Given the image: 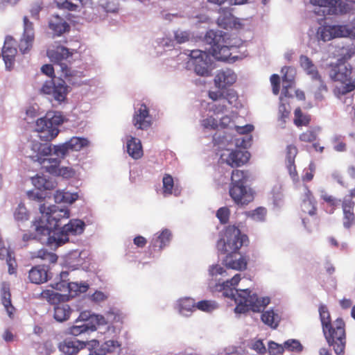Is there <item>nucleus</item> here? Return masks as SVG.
<instances>
[{
    "mask_svg": "<svg viewBox=\"0 0 355 355\" xmlns=\"http://www.w3.org/2000/svg\"><path fill=\"white\" fill-rule=\"evenodd\" d=\"M240 280L241 275L236 274L231 279L224 282L222 284L223 295L234 300L236 313H244L249 310L260 312L270 303V298H259L256 294H251L249 289L236 290L235 286Z\"/></svg>",
    "mask_w": 355,
    "mask_h": 355,
    "instance_id": "nucleus-1",
    "label": "nucleus"
},
{
    "mask_svg": "<svg viewBox=\"0 0 355 355\" xmlns=\"http://www.w3.org/2000/svg\"><path fill=\"white\" fill-rule=\"evenodd\" d=\"M42 214L40 221L35 222V230L40 235L51 236V232H57L60 229V221L62 218L70 216L69 210L67 208L59 209L56 206L46 207L44 204L40 206Z\"/></svg>",
    "mask_w": 355,
    "mask_h": 355,
    "instance_id": "nucleus-2",
    "label": "nucleus"
},
{
    "mask_svg": "<svg viewBox=\"0 0 355 355\" xmlns=\"http://www.w3.org/2000/svg\"><path fill=\"white\" fill-rule=\"evenodd\" d=\"M249 178L250 174L248 171L239 169L232 171L229 193L233 201L239 206L248 205L254 200L252 190L245 186Z\"/></svg>",
    "mask_w": 355,
    "mask_h": 355,
    "instance_id": "nucleus-3",
    "label": "nucleus"
},
{
    "mask_svg": "<svg viewBox=\"0 0 355 355\" xmlns=\"http://www.w3.org/2000/svg\"><path fill=\"white\" fill-rule=\"evenodd\" d=\"M248 236L242 234L238 227L229 225L221 234L216 248L223 254L237 253L243 245H248Z\"/></svg>",
    "mask_w": 355,
    "mask_h": 355,
    "instance_id": "nucleus-4",
    "label": "nucleus"
},
{
    "mask_svg": "<svg viewBox=\"0 0 355 355\" xmlns=\"http://www.w3.org/2000/svg\"><path fill=\"white\" fill-rule=\"evenodd\" d=\"M329 76L333 81L343 85L339 89L340 94L345 95L355 90V74L350 64L337 62L330 64Z\"/></svg>",
    "mask_w": 355,
    "mask_h": 355,
    "instance_id": "nucleus-5",
    "label": "nucleus"
},
{
    "mask_svg": "<svg viewBox=\"0 0 355 355\" xmlns=\"http://www.w3.org/2000/svg\"><path fill=\"white\" fill-rule=\"evenodd\" d=\"M328 345L336 355H344L347 345L345 324L342 318H337L331 327L322 330Z\"/></svg>",
    "mask_w": 355,
    "mask_h": 355,
    "instance_id": "nucleus-6",
    "label": "nucleus"
},
{
    "mask_svg": "<svg viewBox=\"0 0 355 355\" xmlns=\"http://www.w3.org/2000/svg\"><path fill=\"white\" fill-rule=\"evenodd\" d=\"M64 120L59 112L47 113L45 116L36 121L35 130L39 133V137L44 141H51L59 134V126Z\"/></svg>",
    "mask_w": 355,
    "mask_h": 355,
    "instance_id": "nucleus-7",
    "label": "nucleus"
},
{
    "mask_svg": "<svg viewBox=\"0 0 355 355\" xmlns=\"http://www.w3.org/2000/svg\"><path fill=\"white\" fill-rule=\"evenodd\" d=\"M31 149L35 155H31L35 161L40 163L42 168L50 174L56 173L57 168L60 166L61 160L56 158H47L46 156L51 155L52 147L51 144H42L37 141H33L31 145Z\"/></svg>",
    "mask_w": 355,
    "mask_h": 355,
    "instance_id": "nucleus-8",
    "label": "nucleus"
},
{
    "mask_svg": "<svg viewBox=\"0 0 355 355\" xmlns=\"http://www.w3.org/2000/svg\"><path fill=\"white\" fill-rule=\"evenodd\" d=\"M206 40L211 45L213 55L218 60L234 62L236 56H232L231 50L234 46L226 45L224 38L220 35L210 31L206 34Z\"/></svg>",
    "mask_w": 355,
    "mask_h": 355,
    "instance_id": "nucleus-9",
    "label": "nucleus"
},
{
    "mask_svg": "<svg viewBox=\"0 0 355 355\" xmlns=\"http://www.w3.org/2000/svg\"><path fill=\"white\" fill-rule=\"evenodd\" d=\"M85 223L79 219H72L64 225L57 232H54L48 239V243H55L57 247L61 246L69 241V235L80 234L83 232Z\"/></svg>",
    "mask_w": 355,
    "mask_h": 355,
    "instance_id": "nucleus-10",
    "label": "nucleus"
},
{
    "mask_svg": "<svg viewBox=\"0 0 355 355\" xmlns=\"http://www.w3.org/2000/svg\"><path fill=\"white\" fill-rule=\"evenodd\" d=\"M47 55L55 64L60 67L62 75L65 78L73 76L71 69L64 62L69 57L72 55V53L68 49L62 46L58 45L53 46L47 50Z\"/></svg>",
    "mask_w": 355,
    "mask_h": 355,
    "instance_id": "nucleus-11",
    "label": "nucleus"
},
{
    "mask_svg": "<svg viewBox=\"0 0 355 355\" xmlns=\"http://www.w3.org/2000/svg\"><path fill=\"white\" fill-rule=\"evenodd\" d=\"M209 54L198 49L192 50L189 54L188 65L193 68L196 74L201 76H208L210 73L209 69Z\"/></svg>",
    "mask_w": 355,
    "mask_h": 355,
    "instance_id": "nucleus-12",
    "label": "nucleus"
},
{
    "mask_svg": "<svg viewBox=\"0 0 355 355\" xmlns=\"http://www.w3.org/2000/svg\"><path fill=\"white\" fill-rule=\"evenodd\" d=\"M350 33L345 25H326L318 28L317 35L319 40L327 42L336 37H347Z\"/></svg>",
    "mask_w": 355,
    "mask_h": 355,
    "instance_id": "nucleus-13",
    "label": "nucleus"
},
{
    "mask_svg": "<svg viewBox=\"0 0 355 355\" xmlns=\"http://www.w3.org/2000/svg\"><path fill=\"white\" fill-rule=\"evenodd\" d=\"M59 349L65 355H90L84 341L66 338L59 344Z\"/></svg>",
    "mask_w": 355,
    "mask_h": 355,
    "instance_id": "nucleus-14",
    "label": "nucleus"
},
{
    "mask_svg": "<svg viewBox=\"0 0 355 355\" xmlns=\"http://www.w3.org/2000/svg\"><path fill=\"white\" fill-rule=\"evenodd\" d=\"M41 91L45 94H52L54 99L60 103L66 99L68 87L62 80L58 82L47 81L43 85Z\"/></svg>",
    "mask_w": 355,
    "mask_h": 355,
    "instance_id": "nucleus-15",
    "label": "nucleus"
},
{
    "mask_svg": "<svg viewBox=\"0 0 355 355\" xmlns=\"http://www.w3.org/2000/svg\"><path fill=\"white\" fill-rule=\"evenodd\" d=\"M17 42L10 35L6 37L1 49V55L5 62L6 68L11 71L15 66V57L17 53Z\"/></svg>",
    "mask_w": 355,
    "mask_h": 355,
    "instance_id": "nucleus-16",
    "label": "nucleus"
},
{
    "mask_svg": "<svg viewBox=\"0 0 355 355\" xmlns=\"http://www.w3.org/2000/svg\"><path fill=\"white\" fill-rule=\"evenodd\" d=\"M132 123L137 129L139 130H146L150 127L152 124L151 116L146 104L141 103L135 111Z\"/></svg>",
    "mask_w": 355,
    "mask_h": 355,
    "instance_id": "nucleus-17",
    "label": "nucleus"
},
{
    "mask_svg": "<svg viewBox=\"0 0 355 355\" xmlns=\"http://www.w3.org/2000/svg\"><path fill=\"white\" fill-rule=\"evenodd\" d=\"M237 75L230 69H225L219 70L216 74L214 82L216 87L224 89L226 87L231 86L236 83Z\"/></svg>",
    "mask_w": 355,
    "mask_h": 355,
    "instance_id": "nucleus-18",
    "label": "nucleus"
},
{
    "mask_svg": "<svg viewBox=\"0 0 355 355\" xmlns=\"http://www.w3.org/2000/svg\"><path fill=\"white\" fill-rule=\"evenodd\" d=\"M0 259L5 260L8 268V273L14 275L17 273V263L15 257V252L9 247H6L2 239L0 237Z\"/></svg>",
    "mask_w": 355,
    "mask_h": 355,
    "instance_id": "nucleus-19",
    "label": "nucleus"
},
{
    "mask_svg": "<svg viewBox=\"0 0 355 355\" xmlns=\"http://www.w3.org/2000/svg\"><path fill=\"white\" fill-rule=\"evenodd\" d=\"M172 238L171 232L168 229L163 230L160 233H157L152 239L149 250L152 252L161 251L164 248L168 245Z\"/></svg>",
    "mask_w": 355,
    "mask_h": 355,
    "instance_id": "nucleus-20",
    "label": "nucleus"
},
{
    "mask_svg": "<svg viewBox=\"0 0 355 355\" xmlns=\"http://www.w3.org/2000/svg\"><path fill=\"white\" fill-rule=\"evenodd\" d=\"M354 207L355 202L350 198L345 197L342 200L343 226L347 229H349L355 224V214L354 213Z\"/></svg>",
    "mask_w": 355,
    "mask_h": 355,
    "instance_id": "nucleus-21",
    "label": "nucleus"
},
{
    "mask_svg": "<svg viewBox=\"0 0 355 355\" xmlns=\"http://www.w3.org/2000/svg\"><path fill=\"white\" fill-rule=\"evenodd\" d=\"M223 263L227 268L245 270L247 268L248 259L242 255L238 257L237 253H231L226 254Z\"/></svg>",
    "mask_w": 355,
    "mask_h": 355,
    "instance_id": "nucleus-22",
    "label": "nucleus"
},
{
    "mask_svg": "<svg viewBox=\"0 0 355 355\" xmlns=\"http://www.w3.org/2000/svg\"><path fill=\"white\" fill-rule=\"evenodd\" d=\"M250 155L248 151L232 150L226 158V163L232 167H239L248 162Z\"/></svg>",
    "mask_w": 355,
    "mask_h": 355,
    "instance_id": "nucleus-23",
    "label": "nucleus"
},
{
    "mask_svg": "<svg viewBox=\"0 0 355 355\" xmlns=\"http://www.w3.org/2000/svg\"><path fill=\"white\" fill-rule=\"evenodd\" d=\"M317 202L311 191L306 187L304 198L301 204L302 211L304 214H308L311 216H314L317 214Z\"/></svg>",
    "mask_w": 355,
    "mask_h": 355,
    "instance_id": "nucleus-24",
    "label": "nucleus"
},
{
    "mask_svg": "<svg viewBox=\"0 0 355 355\" xmlns=\"http://www.w3.org/2000/svg\"><path fill=\"white\" fill-rule=\"evenodd\" d=\"M28 279L31 283L40 284L48 280V269L45 266H35L28 272Z\"/></svg>",
    "mask_w": 355,
    "mask_h": 355,
    "instance_id": "nucleus-25",
    "label": "nucleus"
},
{
    "mask_svg": "<svg viewBox=\"0 0 355 355\" xmlns=\"http://www.w3.org/2000/svg\"><path fill=\"white\" fill-rule=\"evenodd\" d=\"M127 151L130 157L137 159L143 156V149L139 139L130 137L127 141Z\"/></svg>",
    "mask_w": 355,
    "mask_h": 355,
    "instance_id": "nucleus-26",
    "label": "nucleus"
},
{
    "mask_svg": "<svg viewBox=\"0 0 355 355\" xmlns=\"http://www.w3.org/2000/svg\"><path fill=\"white\" fill-rule=\"evenodd\" d=\"M49 26L58 35L69 30L68 24L58 15L52 16L49 22Z\"/></svg>",
    "mask_w": 355,
    "mask_h": 355,
    "instance_id": "nucleus-27",
    "label": "nucleus"
},
{
    "mask_svg": "<svg viewBox=\"0 0 355 355\" xmlns=\"http://www.w3.org/2000/svg\"><path fill=\"white\" fill-rule=\"evenodd\" d=\"M220 16L218 18V24L223 28L227 29L235 25V18L230 9L221 8L219 10Z\"/></svg>",
    "mask_w": 355,
    "mask_h": 355,
    "instance_id": "nucleus-28",
    "label": "nucleus"
},
{
    "mask_svg": "<svg viewBox=\"0 0 355 355\" xmlns=\"http://www.w3.org/2000/svg\"><path fill=\"white\" fill-rule=\"evenodd\" d=\"M301 67L311 76V79H320V74L316 67L306 55H301L300 58Z\"/></svg>",
    "mask_w": 355,
    "mask_h": 355,
    "instance_id": "nucleus-29",
    "label": "nucleus"
},
{
    "mask_svg": "<svg viewBox=\"0 0 355 355\" xmlns=\"http://www.w3.org/2000/svg\"><path fill=\"white\" fill-rule=\"evenodd\" d=\"M178 309L182 315H187L196 309V303L191 297H183L178 301Z\"/></svg>",
    "mask_w": 355,
    "mask_h": 355,
    "instance_id": "nucleus-30",
    "label": "nucleus"
},
{
    "mask_svg": "<svg viewBox=\"0 0 355 355\" xmlns=\"http://www.w3.org/2000/svg\"><path fill=\"white\" fill-rule=\"evenodd\" d=\"M65 263L67 267L71 270H76L83 263L80 257V252L78 250L69 253L65 258Z\"/></svg>",
    "mask_w": 355,
    "mask_h": 355,
    "instance_id": "nucleus-31",
    "label": "nucleus"
},
{
    "mask_svg": "<svg viewBox=\"0 0 355 355\" xmlns=\"http://www.w3.org/2000/svg\"><path fill=\"white\" fill-rule=\"evenodd\" d=\"M96 330V327L95 324H93L91 322H84L82 324H76L71 326L69 328L68 331L69 334L74 336H78L83 333L87 331H94Z\"/></svg>",
    "mask_w": 355,
    "mask_h": 355,
    "instance_id": "nucleus-32",
    "label": "nucleus"
},
{
    "mask_svg": "<svg viewBox=\"0 0 355 355\" xmlns=\"http://www.w3.org/2000/svg\"><path fill=\"white\" fill-rule=\"evenodd\" d=\"M312 80L315 83L314 86L316 87L314 92L315 99L317 101L324 100L325 94L328 92V87L324 81L321 76H320V79H312Z\"/></svg>",
    "mask_w": 355,
    "mask_h": 355,
    "instance_id": "nucleus-33",
    "label": "nucleus"
},
{
    "mask_svg": "<svg viewBox=\"0 0 355 355\" xmlns=\"http://www.w3.org/2000/svg\"><path fill=\"white\" fill-rule=\"evenodd\" d=\"M32 183L39 190H51L55 187V184L51 180L44 176L36 175L32 178Z\"/></svg>",
    "mask_w": 355,
    "mask_h": 355,
    "instance_id": "nucleus-34",
    "label": "nucleus"
},
{
    "mask_svg": "<svg viewBox=\"0 0 355 355\" xmlns=\"http://www.w3.org/2000/svg\"><path fill=\"white\" fill-rule=\"evenodd\" d=\"M70 152L80 151L84 147L88 146L89 142L86 138L73 137L69 141H66Z\"/></svg>",
    "mask_w": 355,
    "mask_h": 355,
    "instance_id": "nucleus-35",
    "label": "nucleus"
},
{
    "mask_svg": "<svg viewBox=\"0 0 355 355\" xmlns=\"http://www.w3.org/2000/svg\"><path fill=\"white\" fill-rule=\"evenodd\" d=\"M291 114V107L289 103L285 101L282 96L280 97V104L278 107V119L284 125L289 119Z\"/></svg>",
    "mask_w": 355,
    "mask_h": 355,
    "instance_id": "nucleus-36",
    "label": "nucleus"
},
{
    "mask_svg": "<svg viewBox=\"0 0 355 355\" xmlns=\"http://www.w3.org/2000/svg\"><path fill=\"white\" fill-rule=\"evenodd\" d=\"M71 309L68 304H59L54 308V318L58 322H63L69 319Z\"/></svg>",
    "mask_w": 355,
    "mask_h": 355,
    "instance_id": "nucleus-37",
    "label": "nucleus"
},
{
    "mask_svg": "<svg viewBox=\"0 0 355 355\" xmlns=\"http://www.w3.org/2000/svg\"><path fill=\"white\" fill-rule=\"evenodd\" d=\"M10 293L9 288L3 287L1 291V301L4 306L8 315L10 318H12L15 311V307L11 304Z\"/></svg>",
    "mask_w": 355,
    "mask_h": 355,
    "instance_id": "nucleus-38",
    "label": "nucleus"
},
{
    "mask_svg": "<svg viewBox=\"0 0 355 355\" xmlns=\"http://www.w3.org/2000/svg\"><path fill=\"white\" fill-rule=\"evenodd\" d=\"M33 258H40L42 260L46 261L50 263H54L58 260V256L45 249H40L35 252H33Z\"/></svg>",
    "mask_w": 355,
    "mask_h": 355,
    "instance_id": "nucleus-39",
    "label": "nucleus"
},
{
    "mask_svg": "<svg viewBox=\"0 0 355 355\" xmlns=\"http://www.w3.org/2000/svg\"><path fill=\"white\" fill-rule=\"evenodd\" d=\"M319 314L322 330L332 326L333 323L331 322V315L327 306L324 304L320 305Z\"/></svg>",
    "mask_w": 355,
    "mask_h": 355,
    "instance_id": "nucleus-40",
    "label": "nucleus"
},
{
    "mask_svg": "<svg viewBox=\"0 0 355 355\" xmlns=\"http://www.w3.org/2000/svg\"><path fill=\"white\" fill-rule=\"evenodd\" d=\"M310 3L313 6L328 8L329 14H336L337 12L336 0H310Z\"/></svg>",
    "mask_w": 355,
    "mask_h": 355,
    "instance_id": "nucleus-41",
    "label": "nucleus"
},
{
    "mask_svg": "<svg viewBox=\"0 0 355 355\" xmlns=\"http://www.w3.org/2000/svg\"><path fill=\"white\" fill-rule=\"evenodd\" d=\"M278 315L272 310L265 311L261 315V320L266 324L275 329L278 326Z\"/></svg>",
    "mask_w": 355,
    "mask_h": 355,
    "instance_id": "nucleus-42",
    "label": "nucleus"
},
{
    "mask_svg": "<svg viewBox=\"0 0 355 355\" xmlns=\"http://www.w3.org/2000/svg\"><path fill=\"white\" fill-rule=\"evenodd\" d=\"M55 201L58 203L66 202L71 204L77 198L76 194H71L69 192L57 191L54 194Z\"/></svg>",
    "mask_w": 355,
    "mask_h": 355,
    "instance_id": "nucleus-43",
    "label": "nucleus"
},
{
    "mask_svg": "<svg viewBox=\"0 0 355 355\" xmlns=\"http://www.w3.org/2000/svg\"><path fill=\"white\" fill-rule=\"evenodd\" d=\"M294 115V123L296 126H306L309 124L311 121L310 116L304 114L300 107H297L295 110Z\"/></svg>",
    "mask_w": 355,
    "mask_h": 355,
    "instance_id": "nucleus-44",
    "label": "nucleus"
},
{
    "mask_svg": "<svg viewBox=\"0 0 355 355\" xmlns=\"http://www.w3.org/2000/svg\"><path fill=\"white\" fill-rule=\"evenodd\" d=\"M284 349L288 352L300 353L304 347L300 340L297 339H288L284 343Z\"/></svg>",
    "mask_w": 355,
    "mask_h": 355,
    "instance_id": "nucleus-45",
    "label": "nucleus"
},
{
    "mask_svg": "<svg viewBox=\"0 0 355 355\" xmlns=\"http://www.w3.org/2000/svg\"><path fill=\"white\" fill-rule=\"evenodd\" d=\"M51 147L53 155H56L60 160L64 159L70 152L67 142L53 145Z\"/></svg>",
    "mask_w": 355,
    "mask_h": 355,
    "instance_id": "nucleus-46",
    "label": "nucleus"
},
{
    "mask_svg": "<svg viewBox=\"0 0 355 355\" xmlns=\"http://www.w3.org/2000/svg\"><path fill=\"white\" fill-rule=\"evenodd\" d=\"M218 307V304L212 300H201L196 303V309L205 312H211Z\"/></svg>",
    "mask_w": 355,
    "mask_h": 355,
    "instance_id": "nucleus-47",
    "label": "nucleus"
},
{
    "mask_svg": "<svg viewBox=\"0 0 355 355\" xmlns=\"http://www.w3.org/2000/svg\"><path fill=\"white\" fill-rule=\"evenodd\" d=\"M34 37H28L22 35L19 44V48L20 51L24 54L28 53L33 46Z\"/></svg>",
    "mask_w": 355,
    "mask_h": 355,
    "instance_id": "nucleus-48",
    "label": "nucleus"
},
{
    "mask_svg": "<svg viewBox=\"0 0 355 355\" xmlns=\"http://www.w3.org/2000/svg\"><path fill=\"white\" fill-rule=\"evenodd\" d=\"M163 182V193L164 195L172 194L174 182L173 179L171 175L165 174L162 180Z\"/></svg>",
    "mask_w": 355,
    "mask_h": 355,
    "instance_id": "nucleus-49",
    "label": "nucleus"
},
{
    "mask_svg": "<svg viewBox=\"0 0 355 355\" xmlns=\"http://www.w3.org/2000/svg\"><path fill=\"white\" fill-rule=\"evenodd\" d=\"M354 54L355 47L343 46L341 49V53L340 54V58L338 60V62L345 63V62L349 60Z\"/></svg>",
    "mask_w": 355,
    "mask_h": 355,
    "instance_id": "nucleus-50",
    "label": "nucleus"
},
{
    "mask_svg": "<svg viewBox=\"0 0 355 355\" xmlns=\"http://www.w3.org/2000/svg\"><path fill=\"white\" fill-rule=\"evenodd\" d=\"M317 133L313 130H307L299 136V139L305 143L314 142L317 139Z\"/></svg>",
    "mask_w": 355,
    "mask_h": 355,
    "instance_id": "nucleus-51",
    "label": "nucleus"
},
{
    "mask_svg": "<svg viewBox=\"0 0 355 355\" xmlns=\"http://www.w3.org/2000/svg\"><path fill=\"white\" fill-rule=\"evenodd\" d=\"M23 21L24 33L22 35H24V37L35 38L33 24L28 19V17L26 16L24 17Z\"/></svg>",
    "mask_w": 355,
    "mask_h": 355,
    "instance_id": "nucleus-52",
    "label": "nucleus"
},
{
    "mask_svg": "<svg viewBox=\"0 0 355 355\" xmlns=\"http://www.w3.org/2000/svg\"><path fill=\"white\" fill-rule=\"evenodd\" d=\"M267 210L264 207H258L252 211L249 216L255 221H263L266 218Z\"/></svg>",
    "mask_w": 355,
    "mask_h": 355,
    "instance_id": "nucleus-53",
    "label": "nucleus"
},
{
    "mask_svg": "<svg viewBox=\"0 0 355 355\" xmlns=\"http://www.w3.org/2000/svg\"><path fill=\"white\" fill-rule=\"evenodd\" d=\"M268 351L270 355H282L284 354V345H279L274 341L268 343Z\"/></svg>",
    "mask_w": 355,
    "mask_h": 355,
    "instance_id": "nucleus-54",
    "label": "nucleus"
},
{
    "mask_svg": "<svg viewBox=\"0 0 355 355\" xmlns=\"http://www.w3.org/2000/svg\"><path fill=\"white\" fill-rule=\"evenodd\" d=\"M15 218L17 220H27L28 219V214L26 208L22 204H19L14 213Z\"/></svg>",
    "mask_w": 355,
    "mask_h": 355,
    "instance_id": "nucleus-55",
    "label": "nucleus"
},
{
    "mask_svg": "<svg viewBox=\"0 0 355 355\" xmlns=\"http://www.w3.org/2000/svg\"><path fill=\"white\" fill-rule=\"evenodd\" d=\"M230 211L226 207H220L216 212V217L218 218L221 224H226L229 221Z\"/></svg>",
    "mask_w": 355,
    "mask_h": 355,
    "instance_id": "nucleus-56",
    "label": "nucleus"
},
{
    "mask_svg": "<svg viewBox=\"0 0 355 355\" xmlns=\"http://www.w3.org/2000/svg\"><path fill=\"white\" fill-rule=\"evenodd\" d=\"M237 92L234 89H228L225 92H223V100L226 103L227 102L230 105H235L238 101Z\"/></svg>",
    "mask_w": 355,
    "mask_h": 355,
    "instance_id": "nucleus-57",
    "label": "nucleus"
},
{
    "mask_svg": "<svg viewBox=\"0 0 355 355\" xmlns=\"http://www.w3.org/2000/svg\"><path fill=\"white\" fill-rule=\"evenodd\" d=\"M75 172L71 168L69 167H62L58 166L57 168L56 173H53V175L62 176L64 178H69L74 175Z\"/></svg>",
    "mask_w": 355,
    "mask_h": 355,
    "instance_id": "nucleus-58",
    "label": "nucleus"
},
{
    "mask_svg": "<svg viewBox=\"0 0 355 355\" xmlns=\"http://www.w3.org/2000/svg\"><path fill=\"white\" fill-rule=\"evenodd\" d=\"M298 153L297 148L294 145H288L286 147V162H295V159Z\"/></svg>",
    "mask_w": 355,
    "mask_h": 355,
    "instance_id": "nucleus-59",
    "label": "nucleus"
},
{
    "mask_svg": "<svg viewBox=\"0 0 355 355\" xmlns=\"http://www.w3.org/2000/svg\"><path fill=\"white\" fill-rule=\"evenodd\" d=\"M210 110L216 114H222L227 110L226 103L223 100L220 101V102L216 101V103L211 104Z\"/></svg>",
    "mask_w": 355,
    "mask_h": 355,
    "instance_id": "nucleus-60",
    "label": "nucleus"
},
{
    "mask_svg": "<svg viewBox=\"0 0 355 355\" xmlns=\"http://www.w3.org/2000/svg\"><path fill=\"white\" fill-rule=\"evenodd\" d=\"M174 35L175 40L178 44L185 43L190 39V33L188 31H177Z\"/></svg>",
    "mask_w": 355,
    "mask_h": 355,
    "instance_id": "nucleus-61",
    "label": "nucleus"
},
{
    "mask_svg": "<svg viewBox=\"0 0 355 355\" xmlns=\"http://www.w3.org/2000/svg\"><path fill=\"white\" fill-rule=\"evenodd\" d=\"M121 345L116 340H110L106 341L103 345V350H105L108 353L115 352L116 349H119Z\"/></svg>",
    "mask_w": 355,
    "mask_h": 355,
    "instance_id": "nucleus-62",
    "label": "nucleus"
},
{
    "mask_svg": "<svg viewBox=\"0 0 355 355\" xmlns=\"http://www.w3.org/2000/svg\"><path fill=\"white\" fill-rule=\"evenodd\" d=\"M201 124L205 128H209L211 130H216L218 127L217 120L213 116H209L203 119Z\"/></svg>",
    "mask_w": 355,
    "mask_h": 355,
    "instance_id": "nucleus-63",
    "label": "nucleus"
},
{
    "mask_svg": "<svg viewBox=\"0 0 355 355\" xmlns=\"http://www.w3.org/2000/svg\"><path fill=\"white\" fill-rule=\"evenodd\" d=\"M57 6L60 8H64L69 10H76L77 6L68 0H55Z\"/></svg>",
    "mask_w": 355,
    "mask_h": 355,
    "instance_id": "nucleus-64",
    "label": "nucleus"
}]
</instances>
